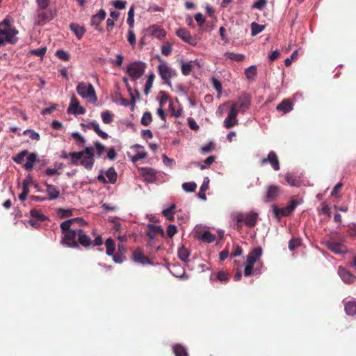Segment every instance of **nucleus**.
<instances>
[{"mask_svg": "<svg viewBox=\"0 0 356 356\" xmlns=\"http://www.w3.org/2000/svg\"><path fill=\"white\" fill-rule=\"evenodd\" d=\"M75 223L82 226L87 222L82 218L67 220L60 224L62 239L60 243L67 248H78L79 245L87 248L92 244V241L86 232L80 228H76Z\"/></svg>", "mask_w": 356, "mask_h": 356, "instance_id": "1", "label": "nucleus"}, {"mask_svg": "<svg viewBox=\"0 0 356 356\" xmlns=\"http://www.w3.org/2000/svg\"><path fill=\"white\" fill-rule=\"evenodd\" d=\"M18 33L19 31L13 24L11 17L7 16L0 22V47L7 44H16L18 42Z\"/></svg>", "mask_w": 356, "mask_h": 356, "instance_id": "2", "label": "nucleus"}, {"mask_svg": "<svg viewBox=\"0 0 356 356\" xmlns=\"http://www.w3.org/2000/svg\"><path fill=\"white\" fill-rule=\"evenodd\" d=\"M261 254L262 248L261 247H257L249 252L244 269V275L245 277L261 273V268L263 266V263L261 261Z\"/></svg>", "mask_w": 356, "mask_h": 356, "instance_id": "3", "label": "nucleus"}, {"mask_svg": "<svg viewBox=\"0 0 356 356\" xmlns=\"http://www.w3.org/2000/svg\"><path fill=\"white\" fill-rule=\"evenodd\" d=\"M232 218L236 222L238 229L242 227L243 223L248 227H254L257 223L259 214L254 211L248 213L237 212L232 215Z\"/></svg>", "mask_w": 356, "mask_h": 356, "instance_id": "4", "label": "nucleus"}, {"mask_svg": "<svg viewBox=\"0 0 356 356\" xmlns=\"http://www.w3.org/2000/svg\"><path fill=\"white\" fill-rule=\"evenodd\" d=\"M76 90L79 95L83 99H89L90 102H96L97 97L95 90L91 83L85 82L79 83L76 86Z\"/></svg>", "mask_w": 356, "mask_h": 356, "instance_id": "5", "label": "nucleus"}, {"mask_svg": "<svg viewBox=\"0 0 356 356\" xmlns=\"http://www.w3.org/2000/svg\"><path fill=\"white\" fill-rule=\"evenodd\" d=\"M146 69V64L142 61H136L127 67V72L133 81L141 77Z\"/></svg>", "mask_w": 356, "mask_h": 356, "instance_id": "6", "label": "nucleus"}, {"mask_svg": "<svg viewBox=\"0 0 356 356\" xmlns=\"http://www.w3.org/2000/svg\"><path fill=\"white\" fill-rule=\"evenodd\" d=\"M158 72L164 82L168 86H172L170 79L176 76L175 71L170 68L167 64L163 63L158 66Z\"/></svg>", "mask_w": 356, "mask_h": 356, "instance_id": "7", "label": "nucleus"}, {"mask_svg": "<svg viewBox=\"0 0 356 356\" xmlns=\"http://www.w3.org/2000/svg\"><path fill=\"white\" fill-rule=\"evenodd\" d=\"M250 106V99L248 95H242L238 97L237 101L232 104L231 108L238 113H244Z\"/></svg>", "mask_w": 356, "mask_h": 356, "instance_id": "8", "label": "nucleus"}, {"mask_svg": "<svg viewBox=\"0 0 356 356\" xmlns=\"http://www.w3.org/2000/svg\"><path fill=\"white\" fill-rule=\"evenodd\" d=\"M95 149L92 147H87L84 150L81 152H70V161L71 163L74 165H78L79 160L83 156V155L92 156L94 157Z\"/></svg>", "mask_w": 356, "mask_h": 356, "instance_id": "9", "label": "nucleus"}, {"mask_svg": "<svg viewBox=\"0 0 356 356\" xmlns=\"http://www.w3.org/2000/svg\"><path fill=\"white\" fill-rule=\"evenodd\" d=\"M267 163H269L272 168L275 170L277 171L280 170V161L278 159V157L275 152H270L267 156L266 158H264L260 161L261 165H264Z\"/></svg>", "mask_w": 356, "mask_h": 356, "instance_id": "10", "label": "nucleus"}, {"mask_svg": "<svg viewBox=\"0 0 356 356\" xmlns=\"http://www.w3.org/2000/svg\"><path fill=\"white\" fill-rule=\"evenodd\" d=\"M86 110L81 106L79 102L75 96H72L70 99V104L67 108V113L79 115L85 113Z\"/></svg>", "mask_w": 356, "mask_h": 356, "instance_id": "11", "label": "nucleus"}, {"mask_svg": "<svg viewBox=\"0 0 356 356\" xmlns=\"http://www.w3.org/2000/svg\"><path fill=\"white\" fill-rule=\"evenodd\" d=\"M238 114V113L234 110V108H232L230 107L228 115L224 120V127L227 129H230L237 125L238 123L237 120Z\"/></svg>", "mask_w": 356, "mask_h": 356, "instance_id": "12", "label": "nucleus"}, {"mask_svg": "<svg viewBox=\"0 0 356 356\" xmlns=\"http://www.w3.org/2000/svg\"><path fill=\"white\" fill-rule=\"evenodd\" d=\"M325 245L328 250L335 254H343L348 251L347 247L342 243L329 241L325 243Z\"/></svg>", "mask_w": 356, "mask_h": 356, "instance_id": "13", "label": "nucleus"}, {"mask_svg": "<svg viewBox=\"0 0 356 356\" xmlns=\"http://www.w3.org/2000/svg\"><path fill=\"white\" fill-rule=\"evenodd\" d=\"M131 259L134 262L141 264L143 265L152 264L149 258L143 254V252L140 248H137L133 252Z\"/></svg>", "mask_w": 356, "mask_h": 356, "instance_id": "14", "label": "nucleus"}, {"mask_svg": "<svg viewBox=\"0 0 356 356\" xmlns=\"http://www.w3.org/2000/svg\"><path fill=\"white\" fill-rule=\"evenodd\" d=\"M140 175L144 178V180L149 182L153 183L155 181L156 178L157 172L156 170L152 168H141L140 169Z\"/></svg>", "mask_w": 356, "mask_h": 356, "instance_id": "15", "label": "nucleus"}, {"mask_svg": "<svg viewBox=\"0 0 356 356\" xmlns=\"http://www.w3.org/2000/svg\"><path fill=\"white\" fill-rule=\"evenodd\" d=\"M36 13L38 24H44L54 17L51 10L37 9Z\"/></svg>", "mask_w": 356, "mask_h": 356, "instance_id": "16", "label": "nucleus"}, {"mask_svg": "<svg viewBox=\"0 0 356 356\" xmlns=\"http://www.w3.org/2000/svg\"><path fill=\"white\" fill-rule=\"evenodd\" d=\"M281 189L276 185H270L267 188L265 202H270L275 200L280 195Z\"/></svg>", "mask_w": 356, "mask_h": 356, "instance_id": "17", "label": "nucleus"}, {"mask_svg": "<svg viewBox=\"0 0 356 356\" xmlns=\"http://www.w3.org/2000/svg\"><path fill=\"white\" fill-rule=\"evenodd\" d=\"M338 273L341 280L346 284H353L356 280V276L343 267H339Z\"/></svg>", "mask_w": 356, "mask_h": 356, "instance_id": "18", "label": "nucleus"}, {"mask_svg": "<svg viewBox=\"0 0 356 356\" xmlns=\"http://www.w3.org/2000/svg\"><path fill=\"white\" fill-rule=\"evenodd\" d=\"M176 33L177 35L185 42L188 43L191 45L196 44L197 42L195 39L193 38L191 33L186 29H179L177 31Z\"/></svg>", "mask_w": 356, "mask_h": 356, "instance_id": "19", "label": "nucleus"}, {"mask_svg": "<svg viewBox=\"0 0 356 356\" xmlns=\"http://www.w3.org/2000/svg\"><path fill=\"white\" fill-rule=\"evenodd\" d=\"M131 149H134L136 152L131 159L132 161L134 163L145 159L147 156V152H145L144 147L140 145L136 144L131 147Z\"/></svg>", "mask_w": 356, "mask_h": 356, "instance_id": "20", "label": "nucleus"}, {"mask_svg": "<svg viewBox=\"0 0 356 356\" xmlns=\"http://www.w3.org/2000/svg\"><path fill=\"white\" fill-rule=\"evenodd\" d=\"M106 12L104 10L101 9L99 10V12L92 15L91 17L90 24L92 26H95V29L98 31H101L99 26L102 21H103L106 17Z\"/></svg>", "mask_w": 356, "mask_h": 356, "instance_id": "21", "label": "nucleus"}, {"mask_svg": "<svg viewBox=\"0 0 356 356\" xmlns=\"http://www.w3.org/2000/svg\"><path fill=\"white\" fill-rule=\"evenodd\" d=\"M146 234L150 239H153L158 234H161L163 236L164 232L160 226L149 224L147 225Z\"/></svg>", "mask_w": 356, "mask_h": 356, "instance_id": "22", "label": "nucleus"}, {"mask_svg": "<svg viewBox=\"0 0 356 356\" xmlns=\"http://www.w3.org/2000/svg\"><path fill=\"white\" fill-rule=\"evenodd\" d=\"M38 161L39 159L37 154L31 153L30 154H28L27 161L24 164L23 168L27 171H31L33 168L34 163Z\"/></svg>", "mask_w": 356, "mask_h": 356, "instance_id": "23", "label": "nucleus"}, {"mask_svg": "<svg viewBox=\"0 0 356 356\" xmlns=\"http://www.w3.org/2000/svg\"><path fill=\"white\" fill-rule=\"evenodd\" d=\"M276 109L283 113H287L292 111L293 104L290 99H286L277 106Z\"/></svg>", "mask_w": 356, "mask_h": 356, "instance_id": "24", "label": "nucleus"}, {"mask_svg": "<svg viewBox=\"0 0 356 356\" xmlns=\"http://www.w3.org/2000/svg\"><path fill=\"white\" fill-rule=\"evenodd\" d=\"M95 163V159L92 156L83 155V156L79 160V165H81L86 170H92Z\"/></svg>", "mask_w": 356, "mask_h": 356, "instance_id": "25", "label": "nucleus"}, {"mask_svg": "<svg viewBox=\"0 0 356 356\" xmlns=\"http://www.w3.org/2000/svg\"><path fill=\"white\" fill-rule=\"evenodd\" d=\"M70 28L72 32L75 34L79 40H81L83 38L86 32V29L83 26H81L76 23L70 24Z\"/></svg>", "mask_w": 356, "mask_h": 356, "instance_id": "26", "label": "nucleus"}, {"mask_svg": "<svg viewBox=\"0 0 356 356\" xmlns=\"http://www.w3.org/2000/svg\"><path fill=\"white\" fill-rule=\"evenodd\" d=\"M88 129H92L94 131L103 139L106 140L108 138V135L100 129L99 125L96 121L90 122L88 125Z\"/></svg>", "mask_w": 356, "mask_h": 356, "instance_id": "27", "label": "nucleus"}, {"mask_svg": "<svg viewBox=\"0 0 356 356\" xmlns=\"http://www.w3.org/2000/svg\"><path fill=\"white\" fill-rule=\"evenodd\" d=\"M299 204L300 203L297 200H291L289 205L284 208H282V215L284 216H289Z\"/></svg>", "mask_w": 356, "mask_h": 356, "instance_id": "28", "label": "nucleus"}, {"mask_svg": "<svg viewBox=\"0 0 356 356\" xmlns=\"http://www.w3.org/2000/svg\"><path fill=\"white\" fill-rule=\"evenodd\" d=\"M47 193L49 195V200H55L58 197L60 191L52 184H46Z\"/></svg>", "mask_w": 356, "mask_h": 356, "instance_id": "29", "label": "nucleus"}, {"mask_svg": "<svg viewBox=\"0 0 356 356\" xmlns=\"http://www.w3.org/2000/svg\"><path fill=\"white\" fill-rule=\"evenodd\" d=\"M172 350L176 356H188L186 348L181 344L177 343L174 345Z\"/></svg>", "mask_w": 356, "mask_h": 356, "instance_id": "30", "label": "nucleus"}, {"mask_svg": "<svg viewBox=\"0 0 356 356\" xmlns=\"http://www.w3.org/2000/svg\"><path fill=\"white\" fill-rule=\"evenodd\" d=\"M151 33L154 37L161 39L165 36V31L156 25H153L150 27Z\"/></svg>", "mask_w": 356, "mask_h": 356, "instance_id": "31", "label": "nucleus"}, {"mask_svg": "<svg viewBox=\"0 0 356 356\" xmlns=\"http://www.w3.org/2000/svg\"><path fill=\"white\" fill-rule=\"evenodd\" d=\"M106 176L108 178V183L114 184L117 181L118 174L113 167L109 168L106 172Z\"/></svg>", "mask_w": 356, "mask_h": 356, "instance_id": "32", "label": "nucleus"}, {"mask_svg": "<svg viewBox=\"0 0 356 356\" xmlns=\"http://www.w3.org/2000/svg\"><path fill=\"white\" fill-rule=\"evenodd\" d=\"M224 56L226 58L236 62L243 61L245 58V56L243 54H236L234 52H225Z\"/></svg>", "mask_w": 356, "mask_h": 356, "instance_id": "33", "label": "nucleus"}, {"mask_svg": "<svg viewBox=\"0 0 356 356\" xmlns=\"http://www.w3.org/2000/svg\"><path fill=\"white\" fill-rule=\"evenodd\" d=\"M286 182L291 186H299L300 185V180L296 176L291 173H287L285 176Z\"/></svg>", "mask_w": 356, "mask_h": 356, "instance_id": "34", "label": "nucleus"}, {"mask_svg": "<svg viewBox=\"0 0 356 356\" xmlns=\"http://www.w3.org/2000/svg\"><path fill=\"white\" fill-rule=\"evenodd\" d=\"M105 245L106 248V254L108 256L113 255V253L115 252V241L112 238H109L106 239L105 242Z\"/></svg>", "mask_w": 356, "mask_h": 356, "instance_id": "35", "label": "nucleus"}, {"mask_svg": "<svg viewBox=\"0 0 356 356\" xmlns=\"http://www.w3.org/2000/svg\"><path fill=\"white\" fill-rule=\"evenodd\" d=\"M245 75L248 80L254 81L257 75V67L254 65H251L245 70Z\"/></svg>", "mask_w": 356, "mask_h": 356, "instance_id": "36", "label": "nucleus"}, {"mask_svg": "<svg viewBox=\"0 0 356 356\" xmlns=\"http://www.w3.org/2000/svg\"><path fill=\"white\" fill-rule=\"evenodd\" d=\"M101 116L103 122L105 124H111L113 121L114 114L108 110L102 111Z\"/></svg>", "mask_w": 356, "mask_h": 356, "instance_id": "37", "label": "nucleus"}, {"mask_svg": "<svg viewBox=\"0 0 356 356\" xmlns=\"http://www.w3.org/2000/svg\"><path fill=\"white\" fill-rule=\"evenodd\" d=\"M175 208V204H172L170 207L164 209L162 213L168 220H173Z\"/></svg>", "mask_w": 356, "mask_h": 356, "instance_id": "38", "label": "nucleus"}, {"mask_svg": "<svg viewBox=\"0 0 356 356\" xmlns=\"http://www.w3.org/2000/svg\"><path fill=\"white\" fill-rule=\"evenodd\" d=\"M31 218L36 219L38 221L43 222L46 220L47 217L37 209H31L30 211Z\"/></svg>", "mask_w": 356, "mask_h": 356, "instance_id": "39", "label": "nucleus"}, {"mask_svg": "<svg viewBox=\"0 0 356 356\" xmlns=\"http://www.w3.org/2000/svg\"><path fill=\"white\" fill-rule=\"evenodd\" d=\"M189 255H190V252L188 250V249L186 248L185 247L182 246L181 248L179 249L178 257L181 261H185V262L187 261Z\"/></svg>", "mask_w": 356, "mask_h": 356, "instance_id": "40", "label": "nucleus"}, {"mask_svg": "<svg viewBox=\"0 0 356 356\" xmlns=\"http://www.w3.org/2000/svg\"><path fill=\"white\" fill-rule=\"evenodd\" d=\"M264 26L259 24L256 22H252L251 24V34L252 36H254L259 33L262 32L264 29Z\"/></svg>", "mask_w": 356, "mask_h": 356, "instance_id": "41", "label": "nucleus"}, {"mask_svg": "<svg viewBox=\"0 0 356 356\" xmlns=\"http://www.w3.org/2000/svg\"><path fill=\"white\" fill-rule=\"evenodd\" d=\"M201 239L207 243H212L216 239V236L210 232L205 231L201 235Z\"/></svg>", "mask_w": 356, "mask_h": 356, "instance_id": "42", "label": "nucleus"}, {"mask_svg": "<svg viewBox=\"0 0 356 356\" xmlns=\"http://www.w3.org/2000/svg\"><path fill=\"white\" fill-rule=\"evenodd\" d=\"M216 278L221 282H227L229 280V275L227 273L220 270L216 274Z\"/></svg>", "mask_w": 356, "mask_h": 356, "instance_id": "43", "label": "nucleus"}, {"mask_svg": "<svg viewBox=\"0 0 356 356\" xmlns=\"http://www.w3.org/2000/svg\"><path fill=\"white\" fill-rule=\"evenodd\" d=\"M109 222H111L113 224V225L112 227V230L113 231V232L118 233V232H121L122 231H123V227H122V224L120 222H118L115 219V218L109 219Z\"/></svg>", "mask_w": 356, "mask_h": 356, "instance_id": "44", "label": "nucleus"}, {"mask_svg": "<svg viewBox=\"0 0 356 356\" xmlns=\"http://www.w3.org/2000/svg\"><path fill=\"white\" fill-rule=\"evenodd\" d=\"M29 154V152L27 150H24L19 154H17L15 156L13 157V160L17 164H21L24 161V159L26 156Z\"/></svg>", "mask_w": 356, "mask_h": 356, "instance_id": "45", "label": "nucleus"}, {"mask_svg": "<svg viewBox=\"0 0 356 356\" xmlns=\"http://www.w3.org/2000/svg\"><path fill=\"white\" fill-rule=\"evenodd\" d=\"M152 121V114L150 112H145L142 118L141 124L144 126H148Z\"/></svg>", "mask_w": 356, "mask_h": 356, "instance_id": "46", "label": "nucleus"}, {"mask_svg": "<svg viewBox=\"0 0 356 356\" xmlns=\"http://www.w3.org/2000/svg\"><path fill=\"white\" fill-rule=\"evenodd\" d=\"M182 188L186 192H194L197 188L195 182H186L182 184Z\"/></svg>", "mask_w": 356, "mask_h": 356, "instance_id": "47", "label": "nucleus"}, {"mask_svg": "<svg viewBox=\"0 0 356 356\" xmlns=\"http://www.w3.org/2000/svg\"><path fill=\"white\" fill-rule=\"evenodd\" d=\"M57 213L60 218H63L72 216V211L71 209L59 208L57 211Z\"/></svg>", "mask_w": 356, "mask_h": 356, "instance_id": "48", "label": "nucleus"}, {"mask_svg": "<svg viewBox=\"0 0 356 356\" xmlns=\"http://www.w3.org/2000/svg\"><path fill=\"white\" fill-rule=\"evenodd\" d=\"M345 312H356V301L350 300L344 304Z\"/></svg>", "mask_w": 356, "mask_h": 356, "instance_id": "49", "label": "nucleus"}, {"mask_svg": "<svg viewBox=\"0 0 356 356\" xmlns=\"http://www.w3.org/2000/svg\"><path fill=\"white\" fill-rule=\"evenodd\" d=\"M154 74H151L149 76H148V79H147V81L145 83V90H144V92L146 95H147L149 93V91L150 90V88L152 87V84H153V81L154 79Z\"/></svg>", "mask_w": 356, "mask_h": 356, "instance_id": "50", "label": "nucleus"}, {"mask_svg": "<svg viewBox=\"0 0 356 356\" xmlns=\"http://www.w3.org/2000/svg\"><path fill=\"white\" fill-rule=\"evenodd\" d=\"M159 95H160L159 105H160V107H163L166 104V102L169 100L170 97L167 94V92H165V91H161L159 92Z\"/></svg>", "mask_w": 356, "mask_h": 356, "instance_id": "51", "label": "nucleus"}, {"mask_svg": "<svg viewBox=\"0 0 356 356\" xmlns=\"http://www.w3.org/2000/svg\"><path fill=\"white\" fill-rule=\"evenodd\" d=\"M169 109L171 113L172 116H175L176 118H179L181 115V109L179 108L178 110H176L174 108L173 102H170L169 104Z\"/></svg>", "mask_w": 356, "mask_h": 356, "instance_id": "52", "label": "nucleus"}, {"mask_svg": "<svg viewBox=\"0 0 356 356\" xmlns=\"http://www.w3.org/2000/svg\"><path fill=\"white\" fill-rule=\"evenodd\" d=\"M72 138L76 140V143L78 145H83L86 143L85 138L81 136L79 133H73L72 134Z\"/></svg>", "mask_w": 356, "mask_h": 356, "instance_id": "53", "label": "nucleus"}, {"mask_svg": "<svg viewBox=\"0 0 356 356\" xmlns=\"http://www.w3.org/2000/svg\"><path fill=\"white\" fill-rule=\"evenodd\" d=\"M300 245V240L298 238H292L289 241V248L290 250H294Z\"/></svg>", "mask_w": 356, "mask_h": 356, "instance_id": "54", "label": "nucleus"}, {"mask_svg": "<svg viewBox=\"0 0 356 356\" xmlns=\"http://www.w3.org/2000/svg\"><path fill=\"white\" fill-rule=\"evenodd\" d=\"M56 55L58 56V58L65 61H67L70 59L69 54L63 50L57 51Z\"/></svg>", "mask_w": 356, "mask_h": 356, "instance_id": "55", "label": "nucleus"}, {"mask_svg": "<svg viewBox=\"0 0 356 356\" xmlns=\"http://www.w3.org/2000/svg\"><path fill=\"white\" fill-rule=\"evenodd\" d=\"M37 9H47L49 6V0H36Z\"/></svg>", "mask_w": 356, "mask_h": 356, "instance_id": "56", "label": "nucleus"}, {"mask_svg": "<svg viewBox=\"0 0 356 356\" xmlns=\"http://www.w3.org/2000/svg\"><path fill=\"white\" fill-rule=\"evenodd\" d=\"M266 3L267 0H258L257 2L254 3L252 7L261 10L266 6Z\"/></svg>", "mask_w": 356, "mask_h": 356, "instance_id": "57", "label": "nucleus"}, {"mask_svg": "<svg viewBox=\"0 0 356 356\" xmlns=\"http://www.w3.org/2000/svg\"><path fill=\"white\" fill-rule=\"evenodd\" d=\"M111 256L113 257V260L118 264L122 263L125 259V256L122 253H113V255Z\"/></svg>", "mask_w": 356, "mask_h": 356, "instance_id": "58", "label": "nucleus"}, {"mask_svg": "<svg viewBox=\"0 0 356 356\" xmlns=\"http://www.w3.org/2000/svg\"><path fill=\"white\" fill-rule=\"evenodd\" d=\"M172 51V45L170 43H166L161 47V53L165 56H168Z\"/></svg>", "mask_w": 356, "mask_h": 356, "instance_id": "59", "label": "nucleus"}, {"mask_svg": "<svg viewBox=\"0 0 356 356\" xmlns=\"http://www.w3.org/2000/svg\"><path fill=\"white\" fill-rule=\"evenodd\" d=\"M273 214L275 218H276L277 220L280 219L282 216H284L282 215V209L279 208L277 206L274 205L273 207Z\"/></svg>", "mask_w": 356, "mask_h": 356, "instance_id": "60", "label": "nucleus"}, {"mask_svg": "<svg viewBox=\"0 0 356 356\" xmlns=\"http://www.w3.org/2000/svg\"><path fill=\"white\" fill-rule=\"evenodd\" d=\"M127 40L131 46H134L136 44V35L133 30L129 29L128 31Z\"/></svg>", "mask_w": 356, "mask_h": 356, "instance_id": "61", "label": "nucleus"}, {"mask_svg": "<svg viewBox=\"0 0 356 356\" xmlns=\"http://www.w3.org/2000/svg\"><path fill=\"white\" fill-rule=\"evenodd\" d=\"M177 232V229L175 225H170L167 228V235L168 237L172 238Z\"/></svg>", "mask_w": 356, "mask_h": 356, "instance_id": "62", "label": "nucleus"}, {"mask_svg": "<svg viewBox=\"0 0 356 356\" xmlns=\"http://www.w3.org/2000/svg\"><path fill=\"white\" fill-rule=\"evenodd\" d=\"M191 70H192L191 65H190L188 63H182V65H181V72L183 73V74H184V75L189 74L190 72H191Z\"/></svg>", "mask_w": 356, "mask_h": 356, "instance_id": "63", "label": "nucleus"}, {"mask_svg": "<svg viewBox=\"0 0 356 356\" xmlns=\"http://www.w3.org/2000/svg\"><path fill=\"white\" fill-rule=\"evenodd\" d=\"M214 149V144L213 143H209L201 148V152L202 154H206L210 152Z\"/></svg>", "mask_w": 356, "mask_h": 356, "instance_id": "64", "label": "nucleus"}]
</instances>
